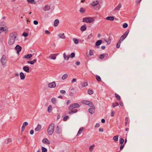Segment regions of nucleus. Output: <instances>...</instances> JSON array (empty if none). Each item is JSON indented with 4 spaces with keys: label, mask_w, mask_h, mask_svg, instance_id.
I'll return each mask as SVG.
<instances>
[{
    "label": "nucleus",
    "mask_w": 152,
    "mask_h": 152,
    "mask_svg": "<svg viewBox=\"0 0 152 152\" xmlns=\"http://www.w3.org/2000/svg\"><path fill=\"white\" fill-rule=\"evenodd\" d=\"M80 107L79 104L76 103L73 104L71 105L68 108L69 110L70 111H69L68 113L69 114L71 115L73 113H76L77 112V109H75L72 110L74 108H78Z\"/></svg>",
    "instance_id": "1"
},
{
    "label": "nucleus",
    "mask_w": 152,
    "mask_h": 152,
    "mask_svg": "<svg viewBox=\"0 0 152 152\" xmlns=\"http://www.w3.org/2000/svg\"><path fill=\"white\" fill-rule=\"evenodd\" d=\"M17 36L15 33H12L10 35V37L8 40V43L9 45H13L15 42Z\"/></svg>",
    "instance_id": "2"
},
{
    "label": "nucleus",
    "mask_w": 152,
    "mask_h": 152,
    "mask_svg": "<svg viewBox=\"0 0 152 152\" xmlns=\"http://www.w3.org/2000/svg\"><path fill=\"white\" fill-rule=\"evenodd\" d=\"M55 125L54 124H51L49 126L47 132L49 135H52L53 133Z\"/></svg>",
    "instance_id": "3"
},
{
    "label": "nucleus",
    "mask_w": 152,
    "mask_h": 152,
    "mask_svg": "<svg viewBox=\"0 0 152 152\" xmlns=\"http://www.w3.org/2000/svg\"><path fill=\"white\" fill-rule=\"evenodd\" d=\"M95 20L94 17H85L83 18V22L87 23H90L94 22Z\"/></svg>",
    "instance_id": "4"
},
{
    "label": "nucleus",
    "mask_w": 152,
    "mask_h": 152,
    "mask_svg": "<svg viewBox=\"0 0 152 152\" xmlns=\"http://www.w3.org/2000/svg\"><path fill=\"white\" fill-rule=\"evenodd\" d=\"M7 60L6 56L5 55H3L1 59V62L4 67L6 66Z\"/></svg>",
    "instance_id": "5"
},
{
    "label": "nucleus",
    "mask_w": 152,
    "mask_h": 152,
    "mask_svg": "<svg viewBox=\"0 0 152 152\" xmlns=\"http://www.w3.org/2000/svg\"><path fill=\"white\" fill-rule=\"evenodd\" d=\"M129 32V30L126 31L123 34V35H122L120 37L119 41L120 42H122L123 41L128 35Z\"/></svg>",
    "instance_id": "6"
},
{
    "label": "nucleus",
    "mask_w": 152,
    "mask_h": 152,
    "mask_svg": "<svg viewBox=\"0 0 152 152\" xmlns=\"http://www.w3.org/2000/svg\"><path fill=\"white\" fill-rule=\"evenodd\" d=\"M81 103L82 104H86L90 106H92L93 104V103L88 101L87 100H83L81 101Z\"/></svg>",
    "instance_id": "7"
},
{
    "label": "nucleus",
    "mask_w": 152,
    "mask_h": 152,
    "mask_svg": "<svg viewBox=\"0 0 152 152\" xmlns=\"http://www.w3.org/2000/svg\"><path fill=\"white\" fill-rule=\"evenodd\" d=\"M48 86L50 88H54L56 86V82L54 81L49 83Z\"/></svg>",
    "instance_id": "8"
},
{
    "label": "nucleus",
    "mask_w": 152,
    "mask_h": 152,
    "mask_svg": "<svg viewBox=\"0 0 152 152\" xmlns=\"http://www.w3.org/2000/svg\"><path fill=\"white\" fill-rule=\"evenodd\" d=\"M58 54H52L50 55L48 57V58L53 60H55L56 58V56Z\"/></svg>",
    "instance_id": "9"
},
{
    "label": "nucleus",
    "mask_w": 152,
    "mask_h": 152,
    "mask_svg": "<svg viewBox=\"0 0 152 152\" xmlns=\"http://www.w3.org/2000/svg\"><path fill=\"white\" fill-rule=\"evenodd\" d=\"M108 55L107 53H103L100 55L99 56V58L100 59H102L104 58H108Z\"/></svg>",
    "instance_id": "10"
},
{
    "label": "nucleus",
    "mask_w": 152,
    "mask_h": 152,
    "mask_svg": "<svg viewBox=\"0 0 152 152\" xmlns=\"http://www.w3.org/2000/svg\"><path fill=\"white\" fill-rule=\"evenodd\" d=\"M91 108H90L89 109V112L91 114H92L94 112V111L95 109V107L94 106V104L92 106H90Z\"/></svg>",
    "instance_id": "11"
},
{
    "label": "nucleus",
    "mask_w": 152,
    "mask_h": 152,
    "mask_svg": "<svg viewBox=\"0 0 152 152\" xmlns=\"http://www.w3.org/2000/svg\"><path fill=\"white\" fill-rule=\"evenodd\" d=\"M15 49L17 51V53L18 54L21 51L22 48L19 45H17L15 47Z\"/></svg>",
    "instance_id": "12"
},
{
    "label": "nucleus",
    "mask_w": 152,
    "mask_h": 152,
    "mask_svg": "<svg viewBox=\"0 0 152 152\" xmlns=\"http://www.w3.org/2000/svg\"><path fill=\"white\" fill-rule=\"evenodd\" d=\"M42 142L46 145L49 144H50V142L49 140L47 138H44L42 140Z\"/></svg>",
    "instance_id": "13"
},
{
    "label": "nucleus",
    "mask_w": 152,
    "mask_h": 152,
    "mask_svg": "<svg viewBox=\"0 0 152 152\" xmlns=\"http://www.w3.org/2000/svg\"><path fill=\"white\" fill-rule=\"evenodd\" d=\"M99 3V1L98 0L93 1L91 3V5L94 7H95Z\"/></svg>",
    "instance_id": "14"
},
{
    "label": "nucleus",
    "mask_w": 152,
    "mask_h": 152,
    "mask_svg": "<svg viewBox=\"0 0 152 152\" xmlns=\"http://www.w3.org/2000/svg\"><path fill=\"white\" fill-rule=\"evenodd\" d=\"M28 123L26 122H25L23 123V125L21 127V130L22 132L24 130L26 126H27L28 125Z\"/></svg>",
    "instance_id": "15"
},
{
    "label": "nucleus",
    "mask_w": 152,
    "mask_h": 152,
    "mask_svg": "<svg viewBox=\"0 0 152 152\" xmlns=\"http://www.w3.org/2000/svg\"><path fill=\"white\" fill-rule=\"evenodd\" d=\"M58 37L61 39H65L66 38V36L64 33L59 34L58 35Z\"/></svg>",
    "instance_id": "16"
},
{
    "label": "nucleus",
    "mask_w": 152,
    "mask_h": 152,
    "mask_svg": "<svg viewBox=\"0 0 152 152\" xmlns=\"http://www.w3.org/2000/svg\"><path fill=\"white\" fill-rule=\"evenodd\" d=\"M121 7V4L119 3L118 5L115 8L114 10L115 11H118L119 10Z\"/></svg>",
    "instance_id": "17"
},
{
    "label": "nucleus",
    "mask_w": 152,
    "mask_h": 152,
    "mask_svg": "<svg viewBox=\"0 0 152 152\" xmlns=\"http://www.w3.org/2000/svg\"><path fill=\"white\" fill-rule=\"evenodd\" d=\"M41 126L39 124H38L36 127L35 128V130L36 132L39 131L41 130Z\"/></svg>",
    "instance_id": "18"
},
{
    "label": "nucleus",
    "mask_w": 152,
    "mask_h": 152,
    "mask_svg": "<svg viewBox=\"0 0 152 152\" xmlns=\"http://www.w3.org/2000/svg\"><path fill=\"white\" fill-rule=\"evenodd\" d=\"M23 70L27 73L29 72V69L28 66H25L23 67Z\"/></svg>",
    "instance_id": "19"
},
{
    "label": "nucleus",
    "mask_w": 152,
    "mask_h": 152,
    "mask_svg": "<svg viewBox=\"0 0 152 152\" xmlns=\"http://www.w3.org/2000/svg\"><path fill=\"white\" fill-rule=\"evenodd\" d=\"M84 129V128L83 127H81L80 128L77 134V136H78L80 135L82 132L83 131Z\"/></svg>",
    "instance_id": "20"
},
{
    "label": "nucleus",
    "mask_w": 152,
    "mask_h": 152,
    "mask_svg": "<svg viewBox=\"0 0 152 152\" xmlns=\"http://www.w3.org/2000/svg\"><path fill=\"white\" fill-rule=\"evenodd\" d=\"M63 57L65 60H68L70 57V56L69 55H67L65 53L63 54Z\"/></svg>",
    "instance_id": "21"
},
{
    "label": "nucleus",
    "mask_w": 152,
    "mask_h": 152,
    "mask_svg": "<svg viewBox=\"0 0 152 152\" xmlns=\"http://www.w3.org/2000/svg\"><path fill=\"white\" fill-rule=\"evenodd\" d=\"M20 79L21 80H23L25 78V75L22 72H21L20 74Z\"/></svg>",
    "instance_id": "22"
},
{
    "label": "nucleus",
    "mask_w": 152,
    "mask_h": 152,
    "mask_svg": "<svg viewBox=\"0 0 152 152\" xmlns=\"http://www.w3.org/2000/svg\"><path fill=\"white\" fill-rule=\"evenodd\" d=\"M37 61V60L36 59H34L32 61H28L27 62V63L31 64H33Z\"/></svg>",
    "instance_id": "23"
},
{
    "label": "nucleus",
    "mask_w": 152,
    "mask_h": 152,
    "mask_svg": "<svg viewBox=\"0 0 152 152\" xmlns=\"http://www.w3.org/2000/svg\"><path fill=\"white\" fill-rule=\"evenodd\" d=\"M32 56V55L31 54H28L26 55H25L24 58H25L29 59L31 58Z\"/></svg>",
    "instance_id": "24"
},
{
    "label": "nucleus",
    "mask_w": 152,
    "mask_h": 152,
    "mask_svg": "<svg viewBox=\"0 0 152 152\" xmlns=\"http://www.w3.org/2000/svg\"><path fill=\"white\" fill-rule=\"evenodd\" d=\"M106 19L107 20L112 21L114 20V18L113 16H108L106 18Z\"/></svg>",
    "instance_id": "25"
},
{
    "label": "nucleus",
    "mask_w": 152,
    "mask_h": 152,
    "mask_svg": "<svg viewBox=\"0 0 152 152\" xmlns=\"http://www.w3.org/2000/svg\"><path fill=\"white\" fill-rule=\"evenodd\" d=\"M52 110V107L51 105H49L48 108V113H50Z\"/></svg>",
    "instance_id": "26"
},
{
    "label": "nucleus",
    "mask_w": 152,
    "mask_h": 152,
    "mask_svg": "<svg viewBox=\"0 0 152 152\" xmlns=\"http://www.w3.org/2000/svg\"><path fill=\"white\" fill-rule=\"evenodd\" d=\"M86 11V9L83 7H81L80 9V12L81 13H83Z\"/></svg>",
    "instance_id": "27"
},
{
    "label": "nucleus",
    "mask_w": 152,
    "mask_h": 152,
    "mask_svg": "<svg viewBox=\"0 0 152 152\" xmlns=\"http://www.w3.org/2000/svg\"><path fill=\"white\" fill-rule=\"evenodd\" d=\"M50 9V7L49 6H46L43 8V10L45 11H47Z\"/></svg>",
    "instance_id": "28"
},
{
    "label": "nucleus",
    "mask_w": 152,
    "mask_h": 152,
    "mask_svg": "<svg viewBox=\"0 0 152 152\" xmlns=\"http://www.w3.org/2000/svg\"><path fill=\"white\" fill-rule=\"evenodd\" d=\"M86 27L85 25H83L80 28V30L81 31H83L86 30Z\"/></svg>",
    "instance_id": "29"
},
{
    "label": "nucleus",
    "mask_w": 152,
    "mask_h": 152,
    "mask_svg": "<svg viewBox=\"0 0 152 152\" xmlns=\"http://www.w3.org/2000/svg\"><path fill=\"white\" fill-rule=\"evenodd\" d=\"M59 23V20L58 19L56 20L54 23V26H57Z\"/></svg>",
    "instance_id": "30"
},
{
    "label": "nucleus",
    "mask_w": 152,
    "mask_h": 152,
    "mask_svg": "<svg viewBox=\"0 0 152 152\" xmlns=\"http://www.w3.org/2000/svg\"><path fill=\"white\" fill-rule=\"evenodd\" d=\"M95 147V145H91L89 147V150L90 152H92Z\"/></svg>",
    "instance_id": "31"
},
{
    "label": "nucleus",
    "mask_w": 152,
    "mask_h": 152,
    "mask_svg": "<svg viewBox=\"0 0 152 152\" xmlns=\"http://www.w3.org/2000/svg\"><path fill=\"white\" fill-rule=\"evenodd\" d=\"M51 101L52 102L53 104H56L57 102L56 99L54 98H53L51 99Z\"/></svg>",
    "instance_id": "32"
},
{
    "label": "nucleus",
    "mask_w": 152,
    "mask_h": 152,
    "mask_svg": "<svg viewBox=\"0 0 152 152\" xmlns=\"http://www.w3.org/2000/svg\"><path fill=\"white\" fill-rule=\"evenodd\" d=\"M72 40L75 44H77L78 43V40L76 38H73Z\"/></svg>",
    "instance_id": "33"
},
{
    "label": "nucleus",
    "mask_w": 152,
    "mask_h": 152,
    "mask_svg": "<svg viewBox=\"0 0 152 152\" xmlns=\"http://www.w3.org/2000/svg\"><path fill=\"white\" fill-rule=\"evenodd\" d=\"M102 40H99L96 42V46H99L102 43Z\"/></svg>",
    "instance_id": "34"
},
{
    "label": "nucleus",
    "mask_w": 152,
    "mask_h": 152,
    "mask_svg": "<svg viewBox=\"0 0 152 152\" xmlns=\"http://www.w3.org/2000/svg\"><path fill=\"white\" fill-rule=\"evenodd\" d=\"M68 77V75L67 74H64L62 76L61 78L63 80H64L66 79Z\"/></svg>",
    "instance_id": "35"
},
{
    "label": "nucleus",
    "mask_w": 152,
    "mask_h": 152,
    "mask_svg": "<svg viewBox=\"0 0 152 152\" xmlns=\"http://www.w3.org/2000/svg\"><path fill=\"white\" fill-rule=\"evenodd\" d=\"M115 96L118 100H120L121 99V98L120 96L117 94L115 93Z\"/></svg>",
    "instance_id": "36"
},
{
    "label": "nucleus",
    "mask_w": 152,
    "mask_h": 152,
    "mask_svg": "<svg viewBox=\"0 0 152 152\" xmlns=\"http://www.w3.org/2000/svg\"><path fill=\"white\" fill-rule=\"evenodd\" d=\"M119 105L118 102H114L112 103V106L113 108H114L116 106H118Z\"/></svg>",
    "instance_id": "37"
},
{
    "label": "nucleus",
    "mask_w": 152,
    "mask_h": 152,
    "mask_svg": "<svg viewBox=\"0 0 152 152\" xmlns=\"http://www.w3.org/2000/svg\"><path fill=\"white\" fill-rule=\"evenodd\" d=\"M42 152H47V149L44 147H42L41 148Z\"/></svg>",
    "instance_id": "38"
},
{
    "label": "nucleus",
    "mask_w": 152,
    "mask_h": 152,
    "mask_svg": "<svg viewBox=\"0 0 152 152\" xmlns=\"http://www.w3.org/2000/svg\"><path fill=\"white\" fill-rule=\"evenodd\" d=\"M89 53L90 56H93L94 53V50H90L89 51Z\"/></svg>",
    "instance_id": "39"
},
{
    "label": "nucleus",
    "mask_w": 152,
    "mask_h": 152,
    "mask_svg": "<svg viewBox=\"0 0 152 152\" xmlns=\"http://www.w3.org/2000/svg\"><path fill=\"white\" fill-rule=\"evenodd\" d=\"M118 135H116L113 137V139L115 141H117L118 140Z\"/></svg>",
    "instance_id": "40"
},
{
    "label": "nucleus",
    "mask_w": 152,
    "mask_h": 152,
    "mask_svg": "<svg viewBox=\"0 0 152 152\" xmlns=\"http://www.w3.org/2000/svg\"><path fill=\"white\" fill-rule=\"evenodd\" d=\"M82 85L83 87L86 86L88 85V83L87 82H85L82 83Z\"/></svg>",
    "instance_id": "41"
},
{
    "label": "nucleus",
    "mask_w": 152,
    "mask_h": 152,
    "mask_svg": "<svg viewBox=\"0 0 152 152\" xmlns=\"http://www.w3.org/2000/svg\"><path fill=\"white\" fill-rule=\"evenodd\" d=\"M124 139L122 138H121L119 140V143L122 144H123V142H124Z\"/></svg>",
    "instance_id": "42"
},
{
    "label": "nucleus",
    "mask_w": 152,
    "mask_h": 152,
    "mask_svg": "<svg viewBox=\"0 0 152 152\" xmlns=\"http://www.w3.org/2000/svg\"><path fill=\"white\" fill-rule=\"evenodd\" d=\"M88 94L91 95L93 94V91L91 90H89L88 91Z\"/></svg>",
    "instance_id": "43"
},
{
    "label": "nucleus",
    "mask_w": 152,
    "mask_h": 152,
    "mask_svg": "<svg viewBox=\"0 0 152 152\" xmlns=\"http://www.w3.org/2000/svg\"><path fill=\"white\" fill-rule=\"evenodd\" d=\"M96 80L98 81H100L101 80V79L100 77L98 75H96Z\"/></svg>",
    "instance_id": "44"
},
{
    "label": "nucleus",
    "mask_w": 152,
    "mask_h": 152,
    "mask_svg": "<svg viewBox=\"0 0 152 152\" xmlns=\"http://www.w3.org/2000/svg\"><path fill=\"white\" fill-rule=\"evenodd\" d=\"M121 42L119 41L117 43L116 45V47L117 48H119L120 47Z\"/></svg>",
    "instance_id": "45"
},
{
    "label": "nucleus",
    "mask_w": 152,
    "mask_h": 152,
    "mask_svg": "<svg viewBox=\"0 0 152 152\" xmlns=\"http://www.w3.org/2000/svg\"><path fill=\"white\" fill-rule=\"evenodd\" d=\"M128 26V24L126 23H124L123 25V27L124 28H126Z\"/></svg>",
    "instance_id": "46"
},
{
    "label": "nucleus",
    "mask_w": 152,
    "mask_h": 152,
    "mask_svg": "<svg viewBox=\"0 0 152 152\" xmlns=\"http://www.w3.org/2000/svg\"><path fill=\"white\" fill-rule=\"evenodd\" d=\"M4 31V28L3 27L0 28V34Z\"/></svg>",
    "instance_id": "47"
},
{
    "label": "nucleus",
    "mask_w": 152,
    "mask_h": 152,
    "mask_svg": "<svg viewBox=\"0 0 152 152\" xmlns=\"http://www.w3.org/2000/svg\"><path fill=\"white\" fill-rule=\"evenodd\" d=\"M111 116L112 117H113L115 115V112L114 111H112L111 112Z\"/></svg>",
    "instance_id": "48"
},
{
    "label": "nucleus",
    "mask_w": 152,
    "mask_h": 152,
    "mask_svg": "<svg viewBox=\"0 0 152 152\" xmlns=\"http://www.w3.org/2000/svg\"><path fill=\"white\" fill-rule=\"evenodd\" d=\"M34 0H27V1L29 3H33Z\"/></svg>",
    "instance_id": "49"
},
{
    "label": "nucleus",
    "mask_w": 152,
    "mask_h": 152,
    "mask_svg": "<svg viewBox=\"0 0 152 152\" xmlns=\"http://www.w3.org/2000/svg\"><path fill=\"white\" fill-rule=\"evenodd\" d=\"M75 56V53H71V54L70 56V57L71 58H73V57H74Z\"/></svg>",
    "instance_id": "50"
},
{
    "label": "nucleus",
    "mask_w": 152,
    "mask_h": 152,
    "mask_svg": "<svg viewBox=\"0 0 152 152\" xmlns=\"http://www.w3.org/2000/svg\"><path fill=\"white\" fill-rule=\"evenodd\" d=\"M105 41L107 43L108 45L110 44L111 43V40L110 39H109L108 40H105Z\"/></svg>",
    "instance_id": "51"
},
{
    "label": "nucleus",
    "mask_w": 152,
    "mask_h": 152,
    "mask_svg": "<svg viewBox=\"0 0 152 152\" xmlns=\"http://www.w3.org/2000/svg\"><path fill=\"white\" fill-rule=\"evenodd\" d=\"M23 35L25 37H27L28 35V34L27 33L24 32L23 34Z\"/></svg>",
    "instance_id": "52"
},
{
    "label": "nucleus",
    "mask_w": 152,
    "mask_h": 152,
    "mask_svg": "<svg viewBox=\"0 0 152 152\" xmlns=\"http://www.w3.org/2000/svg\"><path fill=\"white\" fill-rule=\"evenodd\" d=\"M124 146V144H122L121 145L120 147V150H122L123 149Z\"/></svg>",
    "instance_id": "53"
},
{
    "label": "nucleus",
    "mask_w": 152,
    "mask_h": 152,
    "mask_svg": "<svg viewBox=\"0 0 152 152\" xmlns=\"http://www.w3.org/2000/svg\"><path fill=\"white\" fill-rule=\"evenodd\" d=\"M69 116H65L63 118V120L64 121H66L67 118H68Z\"/></svg>",
    "instance_id": "54"
},
{
    "label": "nucleus",
    "mask_w": 152,
    "mask_h": 152,
    "mask_svg": "<svg viewBox=\"0 0 152 152\" xmlns=\"http://www.w3.org/2000/svg\"><path fill=\"white\" fill-rule=\"evenodd\" d=\"M76 80H77L76 79V78H73L72 80V83H73L75 82H76Z\"/></svg>",
    "instance_id": "55"
},
{
    "label": "nucleus",
    "mask_w": 152,
    "mask_h": 152,
    "mask_svg": "<svg viewBox=\"0 0 152 152\" xmlns=\"http://www.w3.org/2000/svg\"><path fill=\"white\" fill-rule=\"evenodd\" d=\"M34 24L35 25H37L38 24V22L37 20H34L33 22Z\"/></svg>",
    "instance_id": "56"
},
{
    "label": "nucleus",
    "mask_w": 152,
    "mask_h": 152,
    "mask_svg": "<svg viewBox=\"0 0 152 152\" xmlns=\"http://www.w3.org/2000/svg\"><path fill=\"white\" fill-rule=\"evenodd\" d=\"M99 124L98 123H97L96 124L95 127V128H97V127H98L99 126Z\"/></svg>",
    "instance_id": "57"
},
{
    "label": "nucleus",
    "mask_w": 152,
    "mask_h": 152,
    "mask_svg": "<svg viewBox=\"0 0 152 152\" xmlns=\"http://www.w3.org/2000/svg\"><path fill=\"white\" fill-rule=\"evenodd\" d=\"M34 133V131L33 130H31L30 131V134H33Z\"/></svg>",
    "instance_id": "58"
},
{
    "label": "nucleus",
    "mask_w": 152,
    "mask_h": 152,
    "mask_svg": "<svg viewBox=\"0 0 152 152\" xmlns=\"http://www.w3.org/2000/svg\"><path fill=\"white\" fill-rule=\"evenodd\" d=\"M60 92L62 94H64L66 92L64 90H61Z\"/></svg>",
    "instance_id": "59"
},
{
    "label": "nucleus",
    "mask_w": 152,
    "mask_h": 152,
    "mask_svg": "<svg viewBox=\"0 0 152 152\" xmlns=\"http://www.w3.org/2000/svg\"><path fill=\"white\" fill-rule=\"evenodd\" d=\"M45 33L47 34H50V32L48 30H45Z\"/></svg>",
    "instance_id": "60"
},
{
    "label": "nucleus",
    "mask_w": 152,
    "mask_h": 152,
    "mask_svg": "<svg viewBox=\"0 0 152 152\" xmlns=\"http://www.w3.org/2000/svg\"><path fill=\"white\" fill-rule=\"evenodd\" d=\"M119 104H120V105L121 106H122V107H123V106H124V104H123V102H120V103H119Z\"/></svg>",
    "instance_id": "61"
},
{
    "label": "nucleus",
    "mask_w": 152,
    "mask_h": 152,
    "mask_svg": "<svg viewBox=\"0 0 152 152\" xmlns=\"http://www.w3.org/2000/svg\"><path fill=\"white\" fill-rule=\"evenodd\" d=\"M99 132H103V128H100V129H99Z\"/></svg>",
    "instance_id": "62"
},
{
    "label": "nucleus",
    "mask_w": 152,
    "mask_h": 152,
    "mask_svg": "<svg viewBox=\"0 0 152 152\" xmlns=\"http://www.w3.org/2000/svg\"><path fill=\"white\" fill-rule=\"evenodd\" d=\"M101 122L103 123H104L105 122V120L104 119H102Z\"/></svg>",
    "instance_id": "63"
},
{
    "label": "nucleus",
    "mask_w": 152,
    "mask_h": 152,
    "mask_svg": "<svg viewBox=\"0 0 152 152\" xmlns=\"http://www.w3.org/2000/svg\"><path fill=\"white\" fill-rule=\"evenodd\" d=\"M70 102V101L69 100H68L66 102V105H68Z\"/></svg>",
    "instance_id": "64"
}]
</instances>
